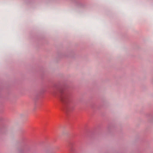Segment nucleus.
<instances>
[{
  "mask_svg": "<svg viewBox=\"0 0 153 153\" xmlns=\"http://www.w3.org/2000/svg\"><path fill=\"white\" fill-rule=\"evenodd\" d=\"M58 94V97L62 104L63 110L68 111L69 110L68 104L70 101L69 95L63 89L60 90Z\"/></svg>",
  "mask_w": 153,
  "mask_h": 153,
  "instance_id": "1",
  "label": "nucleus"
},
{
  "mask_svg": "<svg viewBox=\"0 0 153 153\" xmlns=\"http://www.w3.org/2000/svg\"><path fill=\"white\" fill-rule=\"evenodd\" d=\"M57 92H54L53 93V95H54L55 96H56L57 95Z\"/></svg>",
  "mask_w": 153,
  "mask_h": 153,
  "instance_id": "2",
  "label": "nucleus"
}]
</instances>
